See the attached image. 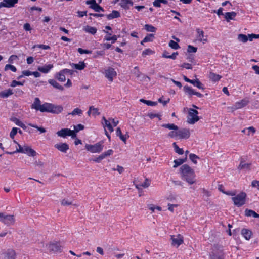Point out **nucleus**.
<instances>
[{
  "label": "nucleus",
  "instance_id": "1",
  "mask_svg": "<svg viewBox=\"0 0 259 259\" xmlns=\"http://www.w3.org/2000/svg\"><path fill=\"white\" fill-rule=\"evenodd\" d=\"M31 109L41 112H49L53 114H59L63 110V107L61 105H55L49 103H45L41 104L40 99L35 98L33 103L31 105Z\"/></svg>",
  "mask_w": 259,
  "mask_h": 259
},
{
  "label": "nucleus",
  "instance_id": "2",
  "mask_svg": "<svg viewBox=\"0 0 259 259\" xmlns=\"http://www.w3.org/2000/svg\"><path fill=\"white\" fill-rule=\"evenodd\" d=\"M182 178L189 184L195 183V174L194 171L188 165L184 164L180 169Z\"/></svg>",
  "mask_w": 259,
  "mask_h": 259
},
{
  "label": "nucleus",
  "instance_id": "3",
  "mask_svg": "<svg viewBox=\"0 0 259 259\" xmlns=\"http://www.w3.org/2000/svg\"><path fill=\"white\" fill-rule=\"evenodd\" d=\"M246 194L244 192H241L237 195L232 197V200L233 201L234 204L237 206L240 207L245 203Z\"/></svg>",
  "mask_w": 259,
  "mask_h": 259
},
{
  "label": "nucleus",
  "instance_id": "4",
  "mask_svg": "<svg viewBox=\"0 0 259 259\" xmlns=\"http://www.w3.org/2000/svg\"><path fill=\"white\" fill-rule=\"evenodd\" d=\"M15 221V217L13 215H8L0 212V221L7 226L14 224Z\"/></svg>",
  "mask_w": 259,
  "mask_h": 259
},
{
  "label": "nucleus",
  "instance_id": "5",
  "mask_svg": "<svg viewBox=\"0 0 259 259\" xmlns=\"http://www.w3.org/2000/svg\"><path fill=\"white\" fill-rule=\"evenodd\" d=\"M210 259H223L224 254L222 248H218L217 246H214L210 254Z\"/></svg>",
  "mask_w": 259,
  "mask_h": 259
},
{
  "label": "nucleus",
  "instance_id": "6",
  "mask_svg": "<svg viewBox=\"0 0 259 259\" xmlns=\"http://www.w3.org/2000/svg\"><path fill=\"white\" fill-rule=\"evenodd\" d=\"M198 112L193 109H190L188 112V122L190 124H194L199 120L197 116Z\"/></svg>",
  "mask_w": 259,
  "mask_h": 259
},
{
  "label": "nucleus",
  "instance_id": "7",
  "mask_svg": "<svg viewBox=\"0 0 259 259\" xmlns=\"http://www.w3.org/2000/svg\"><path fill=\"white\" fill-rule=\"evenodd\" d=\"M85 147L87 150L92 153H99L102 150L103 146L102 143L99 142L94 145L87 144Z\"/></svg>",
  "mask_w": 259,
  "mask_h": 259
},
{
  "label": "nucleus",
  "instance_id": "8",
  "mask_svg": "<svg viewBox=\"0 0 259 259\" xmlns=\"http://www.w3.org/2000/svg\"><path fill=\"white\" fill-rule=\"evenodd\" d=\"M58 136L65 138L67 136H71L72 138L74 139L76 137V134L74 131L71 130L68 128H63L57 132Z\"/></svg>",
  "mask_w": 259,
  "mask_h": 259
},
{
  "label": "nucleus",
  "instance_id": "9",
  "mask_svg": "<svg viewBox=\"0 0 259 259\" xmlns=\"http://www.w3.org/2000/svg\"><path fill=\"white\" fill-rule=\"evenodd\" d=\"M104 74H105V77L110 82H112L113 80V78L116 77L117 75V73L115 69L111 67H109L107 69H105Z\"/></svg>",
  "mask_w": 259,
  "mask_h": 259
},
{
  "label": "nucleus",
  "instance_id": "10",
  "mask_svg": "<svg viewBox=\"0 0 259 259\" xmlns=\"http://www.w3.org/2000/svg\"><path fill=\"white\" fill-rule=\"evenodd\" d=\"M171 245L178 247L183 243V237L180 234L171 236Z\"/></svg>",
  "mask_w": 259,
  "mask_h": 259
},
{
  "label": "nucleus",
  "instance_id": "11",
  "mask_svg": "<svg viewBox=\"0 0 259 259\" xmlns=\"http://www.w3.org/2000/svg\"><path fill=\"white\" fill-rule=\"evenodd\" d=\"M249 100L243 99L239 101L236 102L233 106L232 109L234 110L241 109L246 106L249 103Z\"/></svg>",
  "mask_w": 259,
  "mask_h": 259
},
{
  "label": "nucleus",
  "instance_id": "12",
  "mask_svg": "<svg viewBox=\"0 0 259 259\" xmlns=\"http://www.w3.org/2000/svg\"><path fill=\"white\" fill-rule=\"evenodd\" d=\"M62 247L59 242L52 243L48 245L49 249L54 252H61Z\"/></svg>",
  "mask_w": 259,
  "mask_h": 259
},
{
  "label": "nucleus",
  "instance_id": "13",
  "mask_svg": "<svg viewBox=\"0 0 259 259\" xmlns=\"http://www.w3.org/2000/svg\"><path fill=\"white\" fill-rule=\"evenodd\" d=\"M18 0H3L0 3V8L2 7L11 8L15 6Z\"/></svg>",
  "mask_w": 259,
  "mask_h": 259
},
{
  "label": "nucleus",
  "instance_id": "14",
  "mask_svg": "<svg viewBox=\"0 0 259 259\" xmlns=\"http://www.w3.org/2000/svg\"><path fill=\"white\" fill-rule=\"evenodd\" d=\"M251 163H246L242 158H241L240 163L238 167L239 170H243L245 171H249L250 169Z\"/></svg>",
  "mask_w": 259,
  "mask_h": 259
},
{
  "label": "nucleus",
  "instance_id": "15",
  "mask_svg": "<svg viewBox=\"0 0 259 259\" xmlns=\"http://www.w3.org/2000/svg\"><path fill=\"white\" fill-rule=\"evenodd\" d=\"M190 135V132L188 129L183 128L178 131V136L180 139H188Z\"/></svg>",
  "mask_w": 259,
  "mask_h": 259
},
{
  "label": "nucleus",
  "instance_id": "16",
  "mask_svg": "<svg viewBox=\"0 0 259 259\" xmlns=\"http://www.w3.org/2000/svg\"><path fill=\"white\" fill-rule=\"evenodd\" d=\"M207 38L208 35L206 33H197L195 41L205 44L207 42Z\"/></svg>",
  "mask_w": 259,
  "mask_h": 259
},
{
  "label": "nucleus",
  "instance_id": "17",
  "mask_svg": "<svg viewBox=\"0 0 259 259\" xmlns=\"http://www.w3.org/2000/svg\"><path fill=\"white\" fill-rule=\"evenodd\" d=\"M102 124L105 131L106 130V128L107 127L110 132L113 131V127L111 123V121L109 119L107 120L104 116L102 117Z\"/></svg>",
  "mask_w": 259,
  "mask_h": 259
},
{
  "label": "nucleus",
  "instance_id": "18",
  "mask_svg": "<svg viewBox=\"0 0 259 259\" xmlns=\"http://www.w3.org/2000/svg\"><path fill=\"white\" fill-rule=\"evenodd\" d=\"M54 147L63 153H66L69 149V145L65 143L56 144L54 145Z\"/></svg>",
  "mask_w": 259,
  "mask_h": 259
},
{
  "label": "nucleus",
  "instance_id": "19",
  "mask_svg": "<svg viewBox=\"0 0 259 259\" xmlns=\"http://www.w3.org/2000/svg\"><path fill=\"white\" fill-rule=\"evenodd\" d=\"M53 67L54 66L52 64L45 65L43 66L38 67V70L43 73H48Z\"/></svg>",
  "mask_w": 259,
  "mask_h": 259
},
{
  "label": "nucleus",
  "instance_id": "20",
  "mask_svg": "<svg viewBox=\"0 0 259 259\" xmlns=\"http://www.w3.org/2000/svg\"><path fill=\"white\" fill-rule=\"evenodd\" d=\"M241 233L243 237L247 240H249L252 235V231L250 230L245 228H243L241 230Z\"/></svg>",
  "mask_w": 259,
  "mask_h": 259
},
{
  "label": "nucleus",
  "instance_id": "21",
  "mask_svg": "<svg viewBox=\"0 0 259 259\" xmlns=\"http://www.w3.org/2000/svg\"><path fill=\"white\" fill-rule=\"evenodd\" d=\"M119 5L122 8L128 10L130 6L133 5V2L132 0H121Z\"/></svg>",
  "mask_w": 259,
  "mask_h": 259
},
{
  "label": "nucleus",
  "instance_id": "22",
  "mask_svg": "<svg viewBox=\"0 0 259 259\" xmlns=\"http://www.w3.org/2000/svg\"><path fill=\"white\" fill-rule=\"evenodd\" d=\"M24 152L23 153L27 154L29 156L34 157L36 155V152L30 147L24 145Z\"/></svg>",
  "mask_w": 259,
  "mask_h": 259
},
{
  "label": "nucleus",
  "instance_id": "23",
  "mask_svg": "<svg viewBox=\"0 0 259 259\" xmlns=\"http://www.w3.org/2000/svg\"><path fill=\"white\" fill-rule=\"evenodd\" d=\"M5 257L7 259H15L16 257V253L14 250L9 249L5 253Z\"/></svg>",
  "mask_w": 259,
  "mask_h": 259
},
{
  "label": "nucleus",
  "instance_id": "24",
  "mask_svg": "<svg viewBox=\"0 0 259 259\" xmlns=\"http://www.w3.org/2000/svg\"><path fill=\"white\" fill-rule=\"evenodd\" d=\"M10 120L14 122L17 125L22 127L24 130H26L27 128L26 126L21 121H20L16 117H11Z\"/></svg>",
  "mask_w": 259,
  "mask_h": 259
},
{
  "label": "nucleus",
  "instance_id": "25",
  "mask_svg": "<svg viewBox=\"0 0 259 259\" xmlns=\"http://www.w3.org/2000/svg\"><path fill=\"white\" fill-rule=\"evenodd\" d=\"M117 136L119 137L121 140L125 143L126 139L129 138V135L126 134L124 135H122L121 130L119 127H118L116 131Z\"/></svg>",
  "mask_w": 259,
  "mask_h": 259
},
{
  "label": "nucleus",
  "instance_id": "26",
  "mask_svg": "<svg viewBox=\"0 0 259 259\" xmlns=\"http://www.w3.org/2000/svg\"><path fill=\"white\" fill-rule=\"evenodd\" d=\"M120 16V13L116 10H113L111 13L106 15V17L108 20H111L114 18H116L119 17Z\"/></svg>",
  "mask_w": 259,
  "mask_h": 259
},
{
  "label": "nucleus",
  "instance_id": "27",
  "mask_svg": "<svg viewBox=\"0 0 259 259\" xmlns=\"http://www.w3.org/2000/svg\"><path fill=\"white\" fill-rule=\"evenodd\" d=\"M48 82L56 89H57L60 91H63L64 90L63 87L61 85L54 79H49Z\"/></svg>",
  "mask_w": 259,
  "mask_h": 259
},
{
  "label": "nucleus",
  "instance_id": "28",
  "mask_svg": "<svg viewBox=\"0 0 259 259\" xmlns=\"http://www.w3.org/2000/svg\"><path fill=\"white\" fill-rule=\"evenodd\" d=\"M13 94L12 90L10 89L0 92V97L3 98H8Z\"/></svg>",
  "mask_w": 259,
  "mask_h": 259
},
{
  "label": "nucleus",
  "instance_id": "29",
  "mask_svg": "<svg viewBox=\"0 0 259 259\" xmlns=\"http://www.w3.org/2000/svg\"><path fill=\"white\" fill-rule=\"evenodd\" d=\"M245 215L246 217H253L255 218H259V214L251 209H246L245 210Z\"/></svg>",
  "mask_w": 259,
  "mask_h": 259
},
{
  "label": "nucleus",
  "instance_id": "30",
  "mask_svg": "<svg viewBox=\"0 0 259 259\" xmlns=\"http://www.w3.org/2000/svg\"><path fill=\"white\" fill-rule=\"evenodd\" d=\"M184 92L189 96L194 95L195 90L192 88V87L185 85L183 88Z\"/></svg>",
  "mask_w": 259,
  "mask_h": 259
},
{
  "label": "nucleus",
  "instance_id": "31",
  "mask_svg": "<svg viewBox=\"0 0 259 259\" xmlns=\"http://www.w3.org/2000/svg\"><path fill=\"white\" fill-rule=\"evenodd\" d=\"M224 16L227 21L229 22L230 20L233 19L236 16V13L235 12H227Z\"/></svg>",
  "mask_w": 259,
  "mask_h": 259
},
{
  "label": "nucleus",
  "instance_id": "32",
  "mask_svg": "<svg viewBox=\"0 0 259 259\" xmlns=\"http://www.w3.org/2000/svg\"><path fill=\"white\" fill-rule=\"evenodd\" d=\"M192 82L190 83L192 84L194 86L196 87L199 89H204V87L203 84L199 80V79H196L195 80H191Z\"/></svg>",
  "mask_w": 259,
  "mask_h": 259
},
{
  "label": "nucleus",
  "instance_id": "33",
  "mask_svg": "<svg viewBox=\"0 0 259 259\" xmlns=\"http://www.w3.org/2000/svg\"><path fill=\"white\" fill-rule=\"evenodd\" d=\"M117 38L116 35H112V33H108L105 37L104 39L107 41H111V44L115 42Z\"/></svg>",
  "mask_w": 259,
  "mask_h": 259
},
{
  "label": "nucleus",
  "instance_id": "34",
  "mask_svg": "<svg viewBox=\"0 0 259 259\" xmlns=\"http://www.w3.org/2000/svg\"><path fill=\"white\" fill-rule=\"evenodd\" d=\"M71 65L72 67L79 70L83 69L85 67V65L83 62H80L78 64L72 63Z\"/></svg>",
  "mask_w": 259,
  "mask_h": 259
},
{
  "label": "nucleus",
  "instance_id": "35",
  "mask_svg": "<svg viewBox=\"0 0 259 259\" xmlns=\"http://www.w3.org/2000/svg\"><path fill=\"white\" fill-rule=\"evenodd\" d=\"M144 29L149 32H155L157 30V28L156 27L150 24L145 25Z\"/></svg>",
  "mask_w": 259,
  "mask_h": 259
},
{
  "label": "nucleus",
  "instance_id": "36",
  "mask_svg": "<svg viewBox=\"0 0 259 259\" xmlns=\"http://www.w3.org/2000/svg\"><path fill=\"white\" fill-rule=\"evenodd\" d=\"M55 77L61 82H64L66 80L64 74L61 71H60L59 73H56Z\"/></svg>",
  "mask_w": 259,
  "mask_h": 259
},
{
  "label": "nucleus",
  "instance_id": "37",
  "mask_svg": "<svg viewBox=\"0 0 259 259\" xmlns=\"http://www.w3.org/2000/svg\"><path fill=\"white\" fill-rule=\"evenodd\" d=\"M186 159H187V158L186 157L184 159L179 158V159L175 160H174L175 164L173 167L174 168L177 167L179 165H180L182 164L183 163H184L186 161Z\"/></svg>",
  "mask_w": 259,
  "mask_h": 259
},
{
  "label": "nucleus",
  "instance_id": "38",
  "mask_svg": "<svg viewBox=\"0 0 259 259\" xmlns=\"http://www.w3.org/2000/svg\"><path fill=\"white\" fill-rule=\"evenodd\" d=\"M209 78L213 81H218L221 78V76L214 73H210Z\"/></svg>",
  "mask_w": 259,
  "mask_h": 259
},
{
  "label": "nucleus",
  "instance_id": "39",
  "mask_svg": "<svg viewBox=\"0 0 259 259\" xmlns=\"http://www.w3.org/2000/svg\"><path fill=\"white\" fill-rule=\"evenodd\" d=\"M161 126L162 127L167 128L169 130H174L176 131L178 130L179 128L178 127L174 124H163Z\"/></svg>",
  "mask_w": 259,
  "mask_h": 259
},
{
  "label": "nucleus",
  "instance_id": "40",
  "mask_svg": "<svg viewBox=\"0 0 259 259\" xmlns=\"http://www.w3.org/2000/svg\"><path fill=\"white\" fill-rule=\"evenodd\" d=\"M82 114V111L78 108H75L71 113H69V115L72 116L79 115L80 116Z\"/></svg>",
  "mask_w": 259,
  "mask_h": 259
},
{
  "label": "nucleus",
  "instance_id": "41",
  "mask_svg": "<svg viewBox=\"0 0 259 259\" xmlns=\"http://www.w3.org/2000/svg\"><path fill=\"white\" fill-rule=\"evenodd\" d=\"M238 39L242 42H246L249 39V37H248L246 35L240 33L238 36Z\"/></svg>",
  "mask_w": 259,
  "mask_h": 259
},
{
  "label": "nucleus",
  "instance_id": "42",
  "mask_svg": "<svg viewBox=\"0 0 259 259\" xmlns=\"http://www.w3.org/2000/svg\"><path fill=\"white\" fill-rule=\"evenodd\" d=\"M153 37V34L152 33H150L144 38V39L141 41V44H143L144 42L151 41H152Z\"/></svg>",
  "mask_w": 259,
  "mask_h": 259
},
{
  "label": "nucleus",
  "instance_id": "43",
  "mask_svg": "<svg viewBox=\"0 0 259 259\" xmlns=\"http://www.w3.org/2000/svg\"><path fill=\"white\" fill-rule=\"evenodd\" d=\"M83 29L86 32H97V31L96 28L88 25L85 26Z\"/></svg>",
  "mask_w": 259,
  "mask_h": 259
},
{
  "label": "nucleus",
  "instance_id": "44",
  "mask_svg": "<svg viewBox=\"0 0 259 259\" xmlns=\"http://www.w3.org/2000/svg\"><path fill=\"white\" fill-rule=\"evenodd\" d=\"M14 142L15 143H17L19 148L17 149V150L16 151H15V152H7V153L9 154H12L16 153V152H19V153H23V152H24L23 150H24V146H21L19 144L17 143L16 141H14Z\"/></svg>",
  "mask_w": 259,
  "mask_h": 259
},
{
  "label": "nucleus",
  "instance_id": "45",
  "mask_svg": "<svg viewBox=\"0 0 259 259\" xmlns=\"http://www.w3.org/2000/svg\"><path fill=\"white\" fill-rule=\"evenodd\" d=\"M86 4L89 5V8L94 10L96 5H97V3L96 0H87L85 2Z\"/></svg>",
  "mask_w": 259,
  "mask_h": 259
},
{
  "label": "nucleus",
  "instance_id": "46",
  "mask_svg": "<svg viewBox=\"0 0 259 259\" xmlns=\"http://www.w3.org/2000/svg\"><path fill=\"white\" fill-rule=\"evenodd\" d=\"M173 147L175 149V152L179 154L182 155L184 153V151L183 149L180 148L176 144L175 142H174L173 144Z\"/></svg>",
  "mask_w": 259,
  "mask_h": 259
},
{
  "label": "nucleus",
  "instance_id": "47",
  "mask_svg": "<svg viewBox=\"0 0 259 259\" xmlns=\"http://www.w3.org/2000/svg\"><path fill=\"white\" fill-rule=\"evenodd\" d=\"M8 70H11L12 71L14 72H16L17 71V68L11 64H7L5 66V70L7 71Z\"/></svg>",
  "mask_w": 259,
  "mask_h": 259
},
{
  "label": "nucleus",
  "instance_id": "48",
  "mask_svg": "<svg viewBox=\"0 0 259 259\" xmlns=\"http://www.w3.org/2000/svg\"><path fill=\"white\" fill-rule=\"evenodd\" d=\"M169 46L174 49H178L180 48L179 44L177 42L172 40H170L169 42Z\"/></svg>",
  "mask_w": 259,
  "mask_h": 259
},
{
  "label": "nucleus",
  "instance_id": "49",
  "mask_svg": "<svg viewBox=\"0 0 259 259\" xmlns=\"http://www.w3.org/2000/svg\"><path fill=\"white\" fill-rule=\"evenodd\" d=\"M189 158L194 164H196L197 163V159H198L199 157L194 154H190L189 155Z\"/></svg>",
  "mask_w": 259,
  "mask_h": 259
},
{
  "label": "nucleus",
  "instance_id": "50",
  "mask_svg": "<svg viewBox=\"0 0 259 259\" xmlns=\"http://www.w3.org/2000/svg\"><path fill=\"white\" fill-rule=\"evenodd\" d=\"M154 53V52L150 49H145L142 52V56L145 57L146 55H149Z\"/></svg>",
  "mask_w": 259,
  "mask_h": 259
},
{
  "label": "nucleus",
  "instance_id": "51",
  "mask_svg": "<svg viewBox=\"0 0 259 259\" xmlns=\"http://www.w3.org/2000/svg\"><path fill=\"white\" fill-rule=\"evenodd\" d=\"M18 128L17 127H13L10 133V136L12 139H14L15 136L17 134L18 132Z\"/></svg>",
  "mask_w": 259,
  "mask_h": 259
},
{
  "label": "nucleus",
  "instance_id": "52",
  "mask_svg": "<svg viewBox=\"0 0 259 259\" xmlns=\"http://www.w3.org/2000/svg\"><path fill=\"white\" fill-rule=\"evenodd\" d=\"M24 82H25L24 81L23 82H21V81H17L16 80H13V81H12V82L11 84V86L12 87H15L17 85H23Z\"/></svg>",
  "mask_w": 259,
  "mask_h": 259
},
{
  "label": "nucleus",
  "instance_id": "53",
  "mask_svg": "<svg viewBox=\"0 0 259 259\" xmlns=\"http://www.w3.org/2000/svg\"><path fill=\"white\" fill-rule=\"evenodd\" d=\"M197 50L196 47H193L191 45H189L187 48V52L189 53H195Z\"/></svg>",
  "mask_w": 259,
  "mask_h": 259
},
{
  "label": "nucleus",
  "instance_id": "54",
  "mask_svg": "<svg viewBox=\"0 0 259 259\" xmlns=\"http://www.w3.org/2000/svg\"><path fill=\"white\" fill-rule=\"evenodd\" d=\"M28 125L30 126H31V127H34V128L37 129L41 133H45V132H46V130L44 127H39V126H37L36 125H34V124H31V123H29V124H28Z\"/></svg>",
  "mask_w": 259,
  "mask_h": 259
},
{
  "label": "nucleus",
  "instance_id": "55",
  "mask_svg": "<svg viewBox=\"0 0 259 259\" xmlns=\"http://www.w3.org/2000/svg\"><path fill=\"white\" fill-rule=\"evenodd\" d=\"M90 109H92V114L94 116L99 115L100 113L98 111V109L97 108H95L94 106H90Z\"/></svg>",
  "mask_w": 259,
  "mask_h": 259
},
{
  "label": "nucleus",
  "instance_id": "56",
  "mask_svg": "<svg viewBox=\"0 0 259 259\" xmlns=\"http://www.w3.org/2000/svg\"><path fill=\"white\" fill-rule=\"evenodd\" d=\"M140 184L143 188H146L149 186L150 181L148 179H146L144 182L141 183Z\"/></svg>",
  "mask_w": 259,
  "mask_h": 259
},
{
  "label": "nucleus",
  "instance_id": "57",
  "mask_svg": "<svg viewBox=\"0 0 259 259\" xmlns=\"http://www.w3.org/2000/svg\"><path fill=\"white\" fill-rule=\"evenodd\" d=\"M78 52L80 54H91L92 53V51H90V50H84V49H83L82 48H78V50H77Z\"/></svg>",
  "mask_w": 259,
  "mask_h": 259
},
{
  "label": "nucleus",
  "instance_id": "58",
  "mask_svg": "<svg viewBox=\"0 0 259 259\" xmlns=\"http://www.w3.org/2000/svg\"><path fill=\"white\" fill-rule=\"evenodd\" d=\"M72 204L73 203L72 201H69L68 200L65 199H63L61 201V205L63 206L70 205H72Z\"/></svg>",
  "mask_w": 259,
  "mask_h": 259
},
{
  "label": "nucleus",
  "instance_id": "59",
  "mask_svg": "<svg viewBox=\"0 0 259 259\" xmlns=\"http://www.w3.org/2000/svg\"><path fill=\"white\" fill-rule=\"evenodd\" d=\"M39 48L44 50H48L50 49V47L46 45H37L34 46L33 48Z\"/></svg>",
  "mask_w": 259,
  "mask_h": 259
},
{
  "label": "nucleus",
  "instance_id": "60",
  "mask_svg": "<svg viewBox=\"0 0 259 259\" xmlns=\"http://www.w3.org/2000/svg\"><path fill=\"white\" fill-rule=\"evenodd\" d=\"M18 59V57L17 55H11L9 59H8V62L10 63H13L14 61L17 60Z\"/></svg>",
  "mask_w": 259,
  "mask_h": 259
},
{
  "label": "nucleus",
  "instance_id": "61",
  "mask_svg": "<svg viewBox=\"0 0 259 259\" xmlns=\"http://www.w3.org/2000/svg\"><path fill=\"white\" fill-rule=\"evenodd\" d=\"M247 133L246 134L248 135H249L251 134H253L255 132V129L253 127L250 126L247 128Z\"/></svg>",
  "mask_w": 259,
  "mask_h": 259
},
{
  "label": "nucleus",
  "instance_id": "62",
  "mask_svg": "<svg viewBox=\"0 0 259 259\" xmlns=\"http://www.w3.org/2000/svg\"><path fill=\"white\" fill-rule=\"evenodd\" d=\"M94 10L97 12H100V11L104 12V9L101 7L99 4H97Z\"/></svg>",
  "mask_w": 259,
  "mask_h": 259
},
{
  "label": "nucleus",
  "instance_id": "63",
  "mask_svg": "<svg viewBox=\"0 0 259 259\" xmlns=\"http://www.w3.org/2000/svg\"><path fill=\"white\" fill-rule=\"evenodd\" d=\"M84 128V126L81 124H79L76 126H74V130L75 132H78L80 130H82Z\"/></svg>",
  "mask_w": 259,
  "mask_h": 259
},
{
  "label": "nucleus",
  "instance_id": "64",
  "mask_svg": "<svg viewBox=\"0 0 259 259\" xmlns=\"http://www.w3.org/2000/svg\"><path fill=\"white\" fill-rule=\"evenodd\" d=\"M181 67L183 68H185L186 69H191L192 68V65L190 64L187 63H183L181 65Z\"/></svg>",
  "mask_w": 259,
  "mask_h": 259
}]
</instances>
